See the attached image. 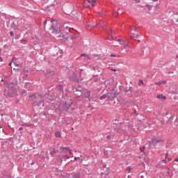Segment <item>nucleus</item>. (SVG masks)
<instances>
[{"label": "nucleus", "instance_id": "f257e3e1", "mask_svg": "<svg viewBox=\"0 0 178 178\" xmlns=\"http://www.w3.org/2000/svg\"><path fill=\"white\" fill-rule=\"evenodd\" d=\"M51 33L57 38L65 37L66 34L70 33V28L69 26H60L59 28L56 29L54 26L52 27Z\"/></svg>", "mask_w": 178, "mask_h": 178}, {"label": "nucleus", "instance_id": "f03ea898", "mask_svg": "<svg viewBox=\"0 0 178 178\" xmlns=\"http://www.w3.org/2000/svg\"><path fill=\"white\" fill-rule=\"evenodd\" d=\"M33 98V105H38V106H40L41 104H42V106H44V100H42V96L38 94H35L33 96H32Z\"/></svg>", "mask_w": 178, "mask_h": 178}, {"label": "nucleus", "instance_id": "7ed1b4c3", "mask_svg": "<svg viewBox=\"0 0 178 178\" xmlns=\"http://www.w3.org/2000/svg\"><path fill=\"white\" fill-rule=\"evenodd\" d=\"M118 126L119 127H115V130L118 133H123V131H124V130H126V129L123 128V124L119 123Z\"/></svg>", "mask_w": 178, "mask_h": 178}, {"label": "nucleus", "instance_id": "20e7f679", "mask_svg": "<svg viewBox=\"0 0 178 178\" xmlns=\"http://www.w3.org/2000/svg\"><path fill=\"white\" fill-rule=\"evenodd\" d=\"M64 12L66 15H70L73 12V7L67 6L64 8Z\"/></svg>", "mask_w": 178, "mask_h": 178}, {"label": "nucleus", "instance_id": "39448f33", "mask_svg": "<svg viewBox=\"0 0 178 178\" xmlns=\"http://www.w3.org/2000/svg\"><path fill=\"white\" fill-rule=\"evenodd\" d=\"M112 93H107V95H103L100 97V99L102 101V99H105V98L108 97V99H111Z\"/></svg>", "mask_w": 178, "mask_h": 178}, {"label": "nucleus", "instance_id": "423d86ee", "mask_svg": "<svg viewBox=\"0 0 178 178\" xmlns=\"http://www.w3.org/2000/svg\"><path fill=\"white\" fill-rule=\"evenodd\" d=\"M81 56H84V60H90V56L87 54H82Z\"/></svg>", "mask_w": 178, "mask_h": 178}, {"label": "nucleus", "instance_id": "0eeeda50", "mask_svg": "<svg viewBox=\"0 0 178 178\" xmlns=\"http://www.w3.org/2000/svg\"><path fill=\"white\" fill-rule=\"evenodd\" d=\"M138 33L136 32L135 33H131V38L134 39V38H138Z\"/></svg>", "mask_w": 178, "mask_h": 178}, {"label": "nucleus", "instance_id": "6e6552de", "mask_svg": "<svg viewBox=\"0 0 178 178\" xmlns=\"http://www.w3.org/2000/svg\"><path fill=\"white\" fill-rule=\"evenodd\" d=\"M163 84H166V81H162L155 83L156 86H162Z\"/></svg>", "mask_w": 178, "mask_h": 178}, {"label": "nucleus", "instance_id": "1a4fd4ad", "mask_svg": "<svg viewBox=\"0 0 178 178\" xmlns=\"http://www.w3.org/2000/svg\"><path fill=\"white\" fill-rule=\"evenodd\" d=\"M156 98H158V99H166V97L163 95H158Z\"/></svg>", "mask_w": 178, "mask_h": 178}, {"label": "nucleus", "instance_id": "9d476101", "mask_svg": "<svg viewBox=\"0 0 178 178\" xmlns=\"http://www.w3.org/2000/svg\"><path fill=\"white\" fill-rule=\"evenodd\" d=\"M8 87V88H10V90H13V88H16V84L9 83Z\"/></svg>", "mask_w": 178, "mask_h": 178}, {"label": "nucleus", "instance_id": "9b49d317", "mask_svg": "<svg viewBox=\"0 0 178 178\" xmlns=\"http://www.w3.org/2000/svg\"><path fill=\"white\" fill-rule=\"evenodd\" d=\"M81 176V174L80 172H77L72 176V178H80Z\"/></svg>", "mask_w": 178, "mask_h": 178}, {"label": "nucleus", "instance_id": "f8f14e48", "mask_svg": "<svg viewBox=\"0 0 178 178\" xmlns=\"http://www.w3.org/2000/svg\"><path fill=\"white\" fill-rule=\"evenodd\" d=\"M59 152L58 150L53 149V150L50 152L51 155H55V154H58Z\"/></svg>", "mask_w": 178, "mask_h": 178}, {"label": "nucleus", "instance_id": "ddd939ff", "mask_svg": "<svg viewBox=\"0 0 178 178\" xmlns=\"http://www.w3.org/2000/svg\"><path fill=\"white\" fill-rule=\"evenodd\" d=\"M55 72H54V71H50L46 76H47V77H51V76H54V74Z\"/></svg>", "mask_w": 178, "mask_h": 178}, {"label": "nucleus", "instance_id": "4468645a", "mask_svg": "<svg viewBox=\"0 0 178 178\" xmlns=\"http://www.w3.org/2000/svg\"><path fill=\"white\" fill-rule=\"evenodd\" d=\"M84 95L86 98H90V91L86 90V92L84 93Z\"/></svg>", "mask_w": 178, "mask_h": 178}, {"label": "nucleus", "instance_id": "2eb2a0df", "mask_svg": "<svg viewBox=\"0 0 178 178\" xmlns=\"http://www.w3.org/2000/svg\"><path fill=\"white\" fill-rule=\"evenodd\" d=\"M160 140H158L156 138H154L152 140V143H153V144H157V143H159Z\"/></svg>", "mask_w": 178, "mask_h": 178}, {"label": "nucleus", "instance_id": "dca6fc26", "mask_svg": "<svg viewBox=\"0 0 178 178\" xmlns=\"http://www.w3.org/2000/svg\"><path fill=\"white\" fill-rule=\"evenodd\" d=\"M124 48L126 49V51H130V46L127 44L124 45Z\"/></svg>", "mask_w": 178, "mask_h": 178}, {"label": "nucleus", "instance_id": "f3484780", "mask_svg": "<svg viewBox=\"0 0 178 178\" xmlns=\"http://www.w3.org/2000/svg\"><path fill=\"white\" fill-rule=\"evenodd\" d=\"M55 136L56 137H60V131H57V132H56V134H55Z\"/></svg>", "mask_w": 178, "mask_h": 178}, {"label": "nucleus", "instance_id": "a211bd4d", "mask_svg": "<svg viewBox=\"0 0 178 178\" xmlns=\"http://www.w3.org/2000/svg\"><path fill=\"white\" fill-rule=\"evenodd\" d=\"M86 26H88V27H90V29H93V27H95V25H92V24H86Z\"/></svg>", "mask_w": 178, "mask_h": 178}, {"label": "nucleus", "instance_id": "6ab92c4d", "mask_svg": "<svg viewBox=\"0 0 178 178\" xmlns=\"http://www.w3.org/2000/svg\"><path fill=\"white\" fill-rule=\"evenodd\" d=\"M95 3H97V1L92 0V7L95 6Z\"/></svg>", "mask_w": 178, "mask_h": 178}, {"label": "nucleus", "instance_id": "aec40b11", "mask_svg": "<svg viewBox=\"0 0 178 178\" xmlns=\"http://www.w3.org/2000/svg\"><path fill=\"white\" fill-rule=\"evenodd\" d=\"M56 5H58V3L56 2V1H54L51 6H56Z\"/></svg>", "mask_w": 178, "mask_h": 178}, {"label": "nucleus", "instance_id": "412c9836", "mask_svg": "<svg viewBox=\"0 0 178 178\" xmlns=\"http://www.w3.org/2000/svg\"><path fill=\"white\" fill-rule=\"evenodd\" d=\"M59 149H60V152H65V147H60Z\"/></svg>", "mask_w": 178, "mask_h": 178}, {"label": "nucleus", "instance_id": "4be33fe9", "mask_svg": "<svg viewBox=\"0 0 178 178\" xmlns=\"http://www.w3.org/2000/svg\"><path fill=\"white\" fill-rule=\"evenodd\" d=\"M146 6L149 9V10H151V9H152V6H151V5H147Z\"/></svg>", "mask_w": 178, "mask_h": 178}, {"label": "nucleus", "instance_id": "5701e85b", "mask_svg": "<svg viewBox=\"0 0 178 178\" xmlns=\"http://www.w3.org/2000/svg\"><path fill=\"white\" fill-rule=\"evenodd\" d=\"M144 149H145V147H140V151L141 152H144Z\"/></svg>", "mask_w": 178, "mask_h": 178}, {"label": "nucleus", "instance_id": "b1692460", "mask_svg": "<svg viewBox=\"0 0 178 178\" xmlns=\"http://www.w3.org/2000/svg\"><path fill=\"white\" fill-rule=\"evenodd\" d=\"M99 16H100V17H102L104 16V13H99Z\"/></svg>", "mask_w": 178, "mask_h": 178}, {"label": "nucleus", "instance_id": "393cba45", "mask_svg": "<svg viewBox=\"0 0 178 178\" xmlns=\"http://www.w3.org/2000/svg\"><path fill=\"white\" fill-rule=\"evenodd\" d=\"M63 158H65V159H69V156H67V155H64Z\"/></svg>", "mask_w": 178, "mask_h": 178}, {"label": "nucleus", "instance_id": "a878e982", "mask_svg": "<svg viewBox=\"0 0 178 178\" xmlns=\"http://www.w3.org/2000/svg\"><path fill=\"white\" fill-rule=\"evenodd\" d=\"M127 170L129 171V172L130 173L131 170V167H129Z\"/></svg>", "mask_w": 178, "mask_h": 178}, {"label": "nucleus", "instance_id": "bb28decb", "mask_svg": "<svg viewBox=\"0 0 178 178\" xmlns=\"http://www.w3.org/2000/svg\"><path fill=\"white\" fill-rule=\"evenodd\" d=\"M69 150H70L69 147H64V151H69Z\"/></svg>", "mask_w": 178, "mask_h": 178}, {"label": "nucleus", "instance_id": "cd10ccee", "mask_svg": "<svg viewBox=\"0 0 178 178\" xmlns=\"http://www.w3.org/2000/svg\"><path fill=\"white\" fill-rule=\"evenodd\" d=\"M168 156H169V153H166V154H165V159L168 158Z\"/></svg>", "mask_w": 178, "mask_h": 178}, {"label": "nucleus", "instance_id": "c85d7f7f", "mask_svg": "<svg viewBox=\"0 0 178 178\" xmlns=\"http://www.w3.org/2000/svg\"><path fill=\"white\" fill-rule=\"evenodd\" d=\"M52 22L53 23L54 22V24H58V23H56V21L54 20V19H52Z\"/></svg>", "mask_w": 178, "mask_h": 178}, {"label": "nucleus", "instance_id": "c756f323", "mask_svg": "<svg viewBox=\"0 0 178 178\" xmlns=\"http://www.w3.org/2000/svg\"><path fill=\"white\" fill-rule=\"evenodd\" d=\"M111 58H112V57L116 58V56H115V54H111Z\"/></svg>", "mask_w": 178, "mask_h": 178}, {"label": "nucleus", "instance_id": "7c9ffc66", "mask_svg": "<svg viewBox=\"0 0 178 178\" xmlns=\"http://www.w3.org/2000/svg\"><path fill=\"white\" fill-rule=\"evenodd\" d=\"M162 162L163 163H168V161H166V160H163Z\"/></svg>", "mask_w": 178, "mask_h": 178}, {"label": "nucleus", "instance_id": "2f4dec72", "mask_svg": "<svg viewBox=\"0 0 178 178\" xmlns=\"http://www.w3.org/2000/svg\"><path fill=\"white\" fill-rule=\"evenodd\" d=\"M139 82L140 83V84H144V82L143 81V80L139 81Z\"/></svg>", "mask_w": 178, "mask_h": 178}, {"label": "nucleus", "instance_id": "473e14b6", "mask_svg": "<svg viewBox=\"0 0 178 178\" xmlns=\"http://www.w3.org/2000/svg\"><path fill=\"white\" fill-rule=\"evenodd\" d=\"M168 161L169 162L172 161V158H168Z\"/></svg>", "mask_w": 178, "mask_h": 178}, {"label": "nucleus", "instance_id": "72a5a7b5", "mask_svg": "<svg viewBox=\"0 0 178 178\" xmlns=\"http://www.w3.org/2000/svg\"><path fill=\"white\" fill-rule=\"evenodd\" d=\"M0 62H3V60L2 59V57L0 56Z\"/></svg>", "mask_w": 178, "mask_h": 178}, {"label": "nucleus", "instance_id": "f704fd0d", "mask_svg": "<svg viewBox=\"0 0 178 178\" xmlns=\"http://www.w3.org/2000/svg\"><path fill=\"white\" fill-rule=\"evenodd\" d=\"M72 105H73V103L72 102H70L69 106H72Z\"/></svg>", "mask_w": 178, "mask_h": 178}, {"label": "nucleus", "instance_id": "c9c22d12", "mask_svg": "<svg viewBox=\"0 0 178 178\" xmlns=\"http://www.w3.org/2000/svg\"><path fill=\"white\" fill-rule=\"evenodd\" d=\"M10 34L11 36L13 35V31H10Z\"/></svg>", "mask_w": 178, "mask_h": 178}, {"label": "nucleus", "instance_id": "e433bc0d", "mask_svg": "<svg viewBox=\"0 0 178 178\" xmlns=\"http://www.w3.org/2000/svg\"><path fill=\"white\" fill-rule=\"evenodd\" d=\"M60 90H63V86H60Z\"/></svg>", "mask_w": 178, "mask_h": 178}, {"label": "nucleus", "instance_id": "4c0bfd02", "mask_svg": "<svg viewBox=\"0 0 178 178\" xmlns=\"http://www.w3.org/2000/svg\"><path fill=\"white\" fill-rule=\"evenodd\" d=\"M87 1L88 2V3H91V0H87Z\"/></svg>", "mask_w": 178, "mask_h": 178}, {"label": "nucleus", "instance_id": "58836bf2", "mask_svg": "<svg viewBox=\"0 0 178 178\" xmlns=\"http://www.w3.org/2000/svg\"><path fill=\"white\" fill-rule=\"evenodd\" d=\"M134 30H135L136 33H137V27H135Z\"/></svg>", "mask_w": 178, "mask_h": 178}, {"label": "nucleus", "instance_id": "ea45409f", "mask_svg": "<svg viewBox=\"0 0 178 178\" xmlns=\"http://www.w3.org/2000/svg\"><path fill=\"white\" fill-rule=\"evenodd\" d=\"M175 162H178V158L175 160Z\"/></svg>", "mask_w": 178, "mask_h": 178}, {"label": "nucleus", "instance_id": "a19ab883", "mask_svg": "<svg viewBox=\"0 0 178 178\" xmlns=\"http://www.w3.org/2000/svg\"><path fill=\"white\" fill-rule=\"evenodd\" d=\"M153 2H157L158 0H152Z\"/></svg>", "mask_w": 178, "mask_h": 178}, {"label": "nucleus", "instance_id": "79ce46f5", "mask_svg": "<svg viewBox=\"0 0 178 178\" xmlns=\"http://www.w3.org/2000/svg\"><path fill=\"white\" fill-rule=\"evenodd\" d=\"M8 65L9 66H12V63H10Z\"/></svg>", "mask_w": 178, "mask_h": 178}, {"label": "nucleus", "instance_id": "37998d69", "mask_svg": "<svg viewBox=\"0 0 178 178\" xmlns=\"http://www.w3.org/2000/svg\"><path fill=\"white\" fill-rule=\"evenodd\" d=\"M69 151V152H70V154H72V150H68Z\"/></svg>", "mask_w": 178, "mask_h": 178}, {"label": "nucleus", "instance_id": "c03bdc74", "mask_svg": "<svg viewBox=\"0 0 178 178\" xmlns=\"http://www.w3.org/2000/svg\"><path fill=\"white\" fill-rule=\"evenodd\" d=\"M19 131H20V130H23V128H19Z\"/></svg>", "mask_w": 178, "mask_h": 178}, {"label": "nucleus", "instance_id": "a18cd8bd", "mask_svg": "<svg viewBox=\"0 0 178 178\" xmlns=\"http://www.w3.org/2000/svg\"><path fill=\"white\" fill-rule=\"evenodd\" d=\"M74 159H75V161H77V157H75Z\"/></svg>", "mask_w": 178, "mask_h": 178}, {"label": "nucleus", "instance_id": "49530a36", "mask_svg": "<svg viewBox=\"0 0 178 178\" xmlns=\"http://www.w3.org/2000/svg\"><path fill=\"white\" fill-rule=\"evenodd\" d=\"M113 72H116V70L114 69V70H113Z\"/></svg>", "mask_w": 178, "mask_h": 178}, {"label": "nucleus", "instance_id": "de8ad7c7", "mask_svg": "<svg viewBox=\"0 0 178 178\" xmlns=\"http://www.w3.org/2000/svg\"><path fill=\"white\" fill-rule=\"evenodd\" d=\"M41 1H45V0H41Z\"/></svg>", "mask_w": 178, "mask_h": 178}, {"label": "nucleus", "instance_id": "09e8293b", "mask_svg": "<svg viewBox=\"0 0 178 178\" xmlns=\"http://www.w3.org/2000/svg\"><path fill=\"white\" fill-rule=\"evenodd\" d=\"M128 178H130V177H128Z\"/></svg>", "mask_w": 178, "mask_h": 178}, {"label": "nucleus", "instance_id": "8fccbe9b", "mask_svg": "<svg viewBox=\"0 0 178 178\" xmlns=\"http://www.w3.org/2000/svg\"><path fill=\"white\" fill-rule=\"evenodd\" d=\"M0 51H1V49H0Z\"/></svg>", "mask_w": 178, "mask_h": 178}]
</instances>
